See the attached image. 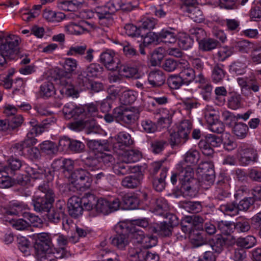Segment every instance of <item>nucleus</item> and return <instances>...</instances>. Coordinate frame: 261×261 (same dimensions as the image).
I'll list each match as a JSON object with an SVG mask.
<instances>
[{
  "label": "nucleus",
  "instance_id": "f257e3e1",
  "mask_svg": "<svg viewBox=\"0 0 261 261\" xmlns=\"http://www.w3.org/2000/svg\"><path fill=\"white\" fill-rule=\"evenodd\" d=\"M55 193L47 183L38 186L32 198L34 210L36 212H48L55 200Z\"/></svg>",
  "mask_w": 261,
  "mask_h": 261
},
{
  "label": "nucleus",
  "instance_id": "f03ea898",
  "mask_svg": "<svg viewBox=\"0 0 261 261\" xmlns=\"http://www.w3.org/2000/svg\"><path fill=\"white\" fill-rule=\"evenodd\" d=\"M19 43L20 38L18 36L14 35H9L5 38V42L1 44L0 51L7 58L13 59L19 52Z\"/></svg>",
  "mask_w": 261,
  "mask_h": 261
},
{
  "label": "nucleus",
  "instance_id": "7ed1b4c3",
  "mask_svg": "<svg viewBox=\"0 0 261 261\" xmlns=\"http://www.w3.org/2000/svg\"><path fill=\"white\" fill-rule=\"evenodd\" d=\"M114 114L116 121L127 124L134 123L139 117L138 111L134 108L117 107L114 109Z\"/></svg>",
  "mask_w": 261,
  "mask_h": 261
},
{
  "label": "nucleus",
  "instance_id": "20e7f679",
  "mask_svg": "<svg viewBox=\"0 0 261 261\" xmlns=\"http://www.w3.org/2000/svg\"><path fill=\"white\" fill-rule=\"evenodd\" d=\"M134 141L128 133L122 131L118 133L114 138L113 149L118 154L124 153L126 148L131 146Z\"/></svg>",
  "mask_w": 261,
  "mask_h": 261
},
{
  "label": "nucleus",
  "instance_id": "39448f33",
  "mask_svg": "<svg viewBox=\"0 0 261 261\" xmlns=\"http://www.w3.org/2000/svg\"><path fill=\"white\" fill-rule=\"evenodd\" d=\"M192 128V124L188 120L182 121L176 133L170 136V144L173 147L186 142Z\"/></svg>",
  "mask_w": 261,
  "mask_h": 261
},
{
  "label": "nucleus",
  "instance_id": "423d86ee",
  "mask_svg": "<svg viewBox=\"0 0 261 261\" xmlns=\"http://www.w3.org/2000/svg\"><path fill=\"white\" fill-rule=\"evenodd\" d=\"M36 257L40 261H57L58 258L68 257L71 255L68 250L51 248L49 247L47 250H42L40 254L36 252Z\"/></svg>",
  "mask_w": 261,
  "mask_h": 261
},
{
  "label": "nucleus",
  "instance_id": "0eeeda50",
  "mask_svg": "<svg viewBox=\"0 0 261 261\" xmlns=\"http://www.w3.org/2000/svg\"><path fill=\"white\" fill-rule=\"evenodd\" d=\"M94 50L93 48H87L86 45H72L66 51V55L68 56H82V59L88 63H90L94 59Z\"/></svg>",
  "mask_w": 261,
  "mask_h": 261
},
{
  "label": "nucleus",
  "instance_id": "6e6552de",
  "mask_svg": "<svg viewBox=\"0 0 261 261\" xmlns=\"http://www.w3.org/2000/svg\"><path fill=\"white\" fill-rule=\"evenodd\" d=\"M120 205V201L118 198H114L110 200L100 198L97 200L95 208L97 212L103 215H108L119 210Z\"/></svg>",
  "mask_w": 261,
  "mask_h": 261
},
{
  "label": "nucleus",
  "instance_id": "1a4fd4ad",
  "mask_svg": "<svg viewBox=\"0 0 261 261\" xmlns=\"http://www.w3.org/2000/svg\"><path fill=\"white\" fill-rule=\"evenodd\" d=\"M130 237L134 242L140 244L144 248L152 247L157 244L156 237L150 234H146L142 230L136 229L130 233Z\"/></svg>",
  "mask_w": 261,
  "mask_h": 261
},
{
  "label": "nucleus",
  "instance_id": "9d476101",
  "mask_svg": "<svg viewBox=\"0 0 261 261\" xmlns=\"http://www.w3.org/2000/svg\"><path fill=\"white\" fill-rule=\"evenodd\" d=\"M99 62L107 69L114 71L119 67L120 61L115 51L111 49H107L100 55Z\"/></svg>",
  "mask_w": 261,
  "mask_h": 261
},
{
  "label": "nucleus",
  "instance_id": "9b49d317",
  "mask_svg": "<svg viewBox=\"0 0 261 261\" xmlns=\"http://www.w3.org/2000/svg\"><path fill=\"white\" fill-rule=\"evenodd\" d=\"M74 179V184L80 190L87 189L90 188L92 182L89 173L82 169L76 170L72 174Z\"/></svg>",
  "mask_w": 261,
  "mask_h": 261
},
{
  "label": "nucleus",
  "instance_id": "f8f14e48",
  "mask_svg": "<svg viewBox=\"0 0 261 261\" xmlns=\"http://www.w3.org/2000/svg\"><path fill=\"white\" fill-rule=\"evenodd\" d=\"M176 169L181 186L191 183L194 180V171L190 165L180 162L177 165Z\"/></svg>",
  "mask_w": 261,
  "mask_h": 261
},
{
  "label": "nucleus",
  "instance_id": "ddd939ff",
  "mask_svg": "<svg viewBox=\"0 0 261 261\" xmlns=\"http://www.w3.org/2000/svg\"><path fill=\"white\" fill-rule=\"evenodd\" d=\"M179 70L180 72L178 74L185 85H188L194 81L195 78V71L190 67L187 61L182 59L180 60Z\"/></svg>",
  "mask_w": 261,
  "mask_h": 261
},
{
  "label": "nucleus",
  "instance_id": "4468645a",
  "mask_svg": "<svg viewBox=\"0 0 261 261\" xmlns=\"http://www.w3.org/2000/svg\"><path fill=\"white\" fill-rule=\"evenodd\" d=\"M62 112L64 117L67 119L71 118L75 119L84 115L85 110L83 107L76 106L74 103L69 102L64 105L62 109Z\"/></svg>",
  "mask_w": 261,
  "mask_h": 261
},
{
  "label": "nucleus",
  "instance_id": "2eb2a0df",
  "mask_svg": "<svg viewBox=\"0 0 261 261\" xmlns=\"http://www.w3.org/2000/svg\"><path fill=\"white\" fill-rule=\"evenodd\" d=\"M82 204V200L79 197L75 196L70 197L67 203L69 215L74 218L81 216L84 209Z\"/></svg>",
  "mask_w": 261,
  "mask_h": 261
},
{
  "label": "nucleus",
  "instance_id": "dca6fc26",
  "mask_svg": "<svg viewBox=\"0 0 261 261\" xmlns=\"http://www.w3.org/2000/svg\"><path fill=\"white\" fill-rule=\"evenodd\" d=\"M60 92L63 97H78L79 92L70 83V79L61 77L60 79Z\"/></svg>",
  "mask_w": 261,
  "mask_h": 261
},
{
  "label": "nucleus",
  "instance_id": "f3484780",
  "mask_svg": "<svg viewBox=\"0 0 261 261\" xmlns=\"http://www.w3.org/2000/svg\"><path fill=\"white\" fill-rule=\"evenodd\" d=\"M51 241L48 234L46 233L37 234L34 244L35 252L40 254L42 250H47L50 247Z\"/></svg>",
  "mask_w": 261,
  "mask_h": 261
},
{
  "label": "nucleus",
  "instance_id": "a211bd4d",
  "mask_svg": "<svg viewBox=\"0 0 261 261\" xmlns=\"http://www.w3.org/2000/svg\"><path fill=\"white\" fill-rule=\"evenodd\" d=\"M140 170L138 166H130L124 162H118L113 166L114 173L119 176L124 175L131 173H136Z\"/></svg>",
  "mask_w": 261,
  "mask_h": 261
},
{
  "label": "nucleus",
  "instance_id": "6ab92c4d",
  "mask_svg": "<svg viewBox=\"0 0 261 261\" xmlns=\"http://www.w3.org/2000/svg\"><path fill=\"white\" fill-rule=\"evenodd\" d=\"M130 232L128 234L125 233H117L113 238H111V243L112 245L120 249H124L129 244L130 241Z\"/></svg>",
  "mask_w": 261,
  "mask_h": 261
},
{
  "label": "nucleus",
  "instance_id": "aec40b11",
  "mask_svg": "<svg viewBox=\"0 0 261 261\" xmlns=\"http://www.w3.org/2000/svg\"><path fill=\"white\" fill-rule=\"evenodd\" d=\"M148 81L152 87H159L164 84L165 76L162 71L153 70L149 73Z\"/></svg>",
  "mask_w": 261,
  "mask_h": 261
},
{
  "label": "nucleus",
  "instance_id": "412c9836",
  "mask_svg": "<svg viewBox=\"0 0 261 261\" xmlns=\"http://www.w3.org/2000/svg\"><path fill=\"white\" fill-rule=\"evenodd\" d=\"M198 171L202 173V176L205 180L210 182L214 181L215 178L214 170L208 163L204 162L199 164Z\"/></svg>",
  "mask_w": 261,
  "mask_h": 261
},
{
  "label": "nucleus",
  "instance_id": "4be33fe9",
  "mask_svg": "<svg viewBox=\"0 0 261 261\" xmlns=\"http://www.w3.org/2000/svg\"><path fill=\"white\" fill-rule=\"evenodd\" d=\"M159 38L162 42L169 44L175 43L177 39L175 30L172 28L162 30L159 34Z\"/></svg>",
  "mask_w": 261,
  "mask_h": 261
},
{
  "label": "nucleus",
  "instance_id": "5701e85b",
  "mask_svg": "<svg viewBox=\"0 0 261 261\" xmlns=\"http://www.w3.org/2000/svg\"><path fill=\"white\" fill-rule=\"evenodd\" d=\"M143 174L141 173L127 176L122 180L121 184L125 188L134 189L141 184Z\"/></svg>",
  "mask_w": 261,
  "mask_h": 261
},
{
  "label": "nucleus",
  "instance_id": "b1692460",
  "mask_svg": "<svg viewBox=\"0 0 261 261\" xmlns=\"http://www.w3.org/2000/svg\"><path fill=\"white\" fill-rule=\"evenodd\" d=\"M26 172L31 178L35 179H43L46 176L45 169L36 164L28 166Z\"/></svg>",
  "mask_w": 261,
  "mask_h": 261
},
{
  "label": "nucleus",
  "instance_id": "393cba45",
  "mask_svg": "<svg viewBox=\"0 0 261 261\" xmlns=\"http://www.w3.org/2000/svg\"><path fill=\"white\" fill-rule=\"evenodd\" d=\"M168 169L167 167H163L160 174V177L154 176L152 179V185L156 191L161 192L165 188V179L167 176Z\"/></svg>",
  "mask_w": 261,
  "mask_h": 261
},
{
  "label": "nucleus",
  "instance_id": "a878e982",
  "mask_svg": "<svg viewBox=\"0 0 261 261\" xmlns=\"http://www.w3.org/2000/svg\"><path fill=\"white\" fill-rule=\"evenodd\" d=\"M8 166H4L0 169V173H5L7 174L12 175L15 171L19 170L22 166L20 160L13 158H10Z\"/></svg>",
  "mask_w": 261,
  "mask_h": 261
},
{
  "label": "nucleus",
  "instance_id": "bb28decb",
  "mask_svg": "<svg viewBox=\"0 0 261 261\" xmlns=\"http://www.w3.org/2000/svg\"><path fill=\"white\" fill-rule=\"evenodd\" d=\"M43 17L48 21L58 22L61 21L65 18V15L62 12H56L47 8L44 10Z\"/></svg>",
  "mask_w": 261,
  "mask_h": 261
},
{
  "label": "nucleus",
  "instance_id": "cd10ccee",
  "mask_svg": "<svg viewBox=\"0 0 261 261\" xmlns=\"http://www.w3.org/2000/svg\"><path fill=\"white\" fill-rule=\"evenodd\" d=\"M119 155L122 156L123 161L127 164L128 163L137 162L141 158V152L136 149H126L124 153Z\"/></svg>",
  "mask_w": 261,
  "mask_h": 261
},
{
  "label": "nucleus",
  "instance_id": "c85d7f7f",
  "mask_svg": "<svg viewBox=\"0 0 261 261\" xmlns=\"http://www.w3.org/2000/svg\"><path fill=\"white\" fill-rule=\"evenodd\" d=\"M116 70H118L120 75L126 77H133L135 79L139 77L138 69L136 68L121 65L120 62Z\"/></svg>",
  "mask_w": 261,
  "mask_h": 261
},
{
  "label": "nucleus",
  "instance_id": "c756f323",
  "mask_svg": "<svg viewBox=\"0 0 261 261\" xmlns=\"http://www.w3.org/2000/svg\"><path fill=\"white\" fill-rule=\"evenodd\" d=\"M90 77L88 75L87 73L83 70L78 72L76 79V84L77 86L82 90H85L90 88Z\"/></svg>",
  "mask_w": 261,
  "mask_h": 261
},
{
  "label": "nucleus",
  "instance_id": "7c9ffc66",
  "mask_svg": "<svg viewBox=\"0 0 261 261\" xmlns=\"http://www.w3.org/2000/svg\"><path fill=\"white\" fill-rule=\"evenodd\" d=\"M149 228L155 233L163 237L169 236L171 234L172 228L170 225L166 222L157 224L153 227H149Z\"/></svg>",
  "mask_w": 261,
  "mask_h": 261
},
{
  "label": "nucleus",
  "instance_id": "2f4dec72",
  "mask_svg": "<svg viewBox=\"0 0 261 261\" xmlns=\"http://www.w3.org/2000/svg\"><path fill=\"white\" fill-rule=\"evenodd\" d=\"M77 61L72 58H65L63 63V68L67 75H71L77 69L78 67Z\"/></svg>",
  "mask_w": 261,
  "mask_h": 261
},
{
  "label": "nucleus",
  "instance_id": "473e14b6",
  "mask_svg": "<svg viewBox=\"0 0 261 261\" xmlns=\"http://www.w3.org/2000/svg\"><path fill=\"white\" fill-rule=\"evenodd\" d=\"M168 210L169 205L167 201L163 198L157 199L152 207V212L158 215H163Z\"/></svg>",
  "mask_w": 261,
  "mask_h": 261
},
{
  "label": "nucleus",
  "instance_id": "72a5a7b5",
  "mask_svg": "<svg viewBox=\"0 0 261 261\" xmlns=\"http://www.w3.org/2000/svg\"><path fill=\"white\" fill-rule=\"evenodd\" d=\"M200 159V153L198 150L195 149L189 150L184 155L185 164H188V165H194L196 164Z\"/></svg>",
  "mask_w": 261,
  "mask_h": 261
},
{
  "label": "nucleus",
  "instance_id": "f704fd0d",
  "mask_svg": "<svg viewBox=\"0 0 261 261\" xmlns=\"http://www.w3.org/2000/svg\"><path fill=\"white\" fill-rule=\"evenodd\" d=\"M248 126L243 122H236L233 127V133L239 139L245 138L248 133Z\"/></svg>",
  "mask_w": 261,
  "mask_h": 261
},
{
  "label": "nucleus",
  "instance_id": "c9c22d12",
  "mask_svg": "<svg viewBox=\"0 0 261 261\" xmlns=\"http://www.w3.org/2000/svg\"><path fill=\"white\" fill-rule=\"evenodd\" d=\"M81 199L83 204V207L85 210L90 211L94 207H95L97 200L94 195L90 193H87L85 194Z\"/></svg>",
  "mask_w": 261,
  "mask_h": 261
},
{
  "label": "nucleus",
  "instance_id": "e433bc0d",
  "mask_svg": "<svg viewBox=\"0 0 261 261\" xmlns=\"http://www.w3.org/2000/svg\"><path fill=\"white\" fill-rule=\"evenodd\" d=\"M84 0H71L61 2L59 7L65 11H74L80 7L84 3Z\"/></svg>",
  "mask_w": 261,
  "mask_h": 261
},
{
  "label": "nucleus",
  "instance_id": "4c0bfd02",
  "mask_svg": "<svg viewBox=\"0 0 261 261\" xmlns=\"http://www.w3.org/2000/svg\"><path fill=\"white\" fill-rule=\"evenodd\" d=\"M137 93L133 90H129L123 92L120 97L121 103L124 105H131L136 100Z\"/></svg>",
  "mask_w": 261,
  "mask_h": 261
},
{
  "label": "nucleus",
  "instance_id": "58836bf2",
  "mask_svg": "<svg viewBox=\"0 0 261 261\" xmlns=\"http://www.w3.org/2000/svg\"><path fill=\"white\" fill-rule=\"evenodd\" d=\"M186 11L188 13L189 17L196 22H201L203 20L202 11L198 7L195 6L189 7Z\"/></svg>",
  "mask_w": 261,
  "mask_h": 261
},
{
  "label": "nucleus",
  "instance_id": "ea45409f",
  "mask_svg": "<svg viewBox=\"0 0 261 261\" xmlns=\"http://www.w3.org/2000/svg\"><path fill=\"white\" fill-rule=\"evenodd\" d=\"M193 43V40L191 37L184 33H180L178 36V44L183 49H188L191 48Z\"/></svg>",
  "mask_w": 261,
  "mask_h": 261
},
{
  "label": "nucleus",
  "instance_id": "a19ab883",
  "mask_svg": "<svg viewBox=\"0 0 261 261\" xmlns=\"http://www.w3.org/2000/svg\"><path fill=\"white\" fill-rule=\"evenodd\" d=\"M109 10V13L111 15L114 14L117 11L120 9L127 10L130 11L132 10L129 7H125V5H123L121 0H112L108 2L106 4Z\"/></svg>",
  "mask_w": 261,
  "mask_h": 261
},
{
  "label": "nucleus",
  "instance_id": "79ce46f5",
  "mask_svg": "<svg viewBox=\"0 0 261 261\" xmlns=\"http://www.w3.org/2000/svg\"><path fill=\"white\" fill-rule=\"evenodd\" d=\"M41 151L46 154H55L58 152V148L56 145L50 141H45L40 144Z\"/></svg>",
  "mask_w": 261,
  "mask_h": 261
},
{
  "label": "nucleus",
  "instance_id": "37998d69",
  "mask_svg": "<svg viewBox=\"0 0 261 261\" xmlns=\"http://www.w3.org/2000/svg\"><path fill=\"white\" fill-rule=\"evenodd\" d=\"M218 230L225 234H229L235 229L234 223L227 221H220L217 223Z\"/></svg>",
  "mask_w": 261,
  "mask_h": 261
},
{
  "label": "nucleus",
  "instance_id": "c03bdc74",
  "mask_svg": "<svg viewBox=\"0 0 261 261\" xmlns=\"http://www.w3.org/2000/svg\"><path fill=\"white\" fill-rule=\"evenodd\" d=\"M219 210L225 215L233 216L239 214V210L237 205L232 202L222 204L219 207Z\"/></svg>",
  "mask_w": 261,
  "mask_h": 261
},
{
  "label": "nucleus",
  "instance_id": "a18cd8bd",
  "mask_svg": "<svg viewBox=\"0 0 261 261\" xmlns=\"http://www.w3.org/2000/svg\"><path fill=\"white\" fill-rule=\"evenodd\" d=\"M24 209V205L22 203L13 201L11 202L6 211V214L9 215H17L22 213Z\"/></svg>",
  "mask_w": 261,
  "mask_h": 261
},
{
  "label": "nucleus",
  "instance_id": "49530a36",
  "mask_svg": "<svg viewBox=\"0 0 261 261\" xmlns=\"http://www.w3.org/2000/svg\"><path fill=\"white\" fill-rule=\"evenodd\" d=\"M239 153L241 156V160H244L246 162L254 161L257 158V153L256 150L252 148H247L241 149L239 151Z\"/></svg>",
  "mask_w": 261,
  "mask_h": 261
},
{
  "label": "nucleus",
  "instance_id": "de8ad7c7",
  "mask_svg": "<svg viewBox=\"0 0 261 261\" xmlns=\"http://www.w3.org/2000/svg\"><path fill=\"white\" fill-rule=\"evenodd\" d=\"M145 250L139 248H130L128 251L129 259L132 261H143Z\"/></svg>",
  "mask_w": 261,
  "mask_h": 261
},
{
  "label": "nucleus",
  "instance_id": "09e8293b",
  "mask_svg": "<svg viewBox=\"0 0 261 261\" xmlns=\"http://www.w3.org/2000/svg\"><path fill=\"white\" fill-rule=\"evenodd\" d=\"M256 243V240L252 236H248L245 238H239L237 240V244L239 246L245 248H250Z\"/></svg>",
  "mask_w": 261,
  "mask_h": 261
},
{
  "label": "nucleus",
  "instance_id": "8fccbe9b",
  "mask_svg": "<svg viewBox=\"0 0 261 261\" xmlns=\"http://www.w3.org/2000/svg\"><path fill=\"white\" fill-rule=\"evenodd\" d=\"M166 50L163 47H159L153 50L151 54V62L153 65H156L160 63L163 59Z\"/></svg>",
  "mask_w": 261,
  "mask_h": 261
},
{
  "label": "nucleus",
  "instance_id": "3c124183",
  "mask_svg": "<svg viewBox=\"0 0 261 261\" xmlns=\"http://www.w3.org/2000/svg\"><path fill=\"white\" fill-rule=\"evenodd\" d=\"M40 92L42 96L45 97H51L56 93L54 85L50 82H45L41 86Z\"/></svg>",
  "mask_w": 261,
  "mask_h": 261
},
{
  "label": "nucleus",
  "instance_id": "603ef678",
  "mask_svg": "<svg viewBox=\"0 0 261 261\" xmlns=\"http://www.w3.org/2000/svg\"><path fill=\"white\" fill-rule=\"evenodd\" d=\"M182 206L191 213H198L202 210V206L199 202L186 201L183 202Z\"/></svg>",
  "mask_w": 261,
  "mask_h": 261
},
{
  "label": "nucleus",
  "instance_id": "864d4df0",
  "mask_svg": "<svg viewBox=\"0 0 261 261\" xmlns=\"http://www.w3.org/2000/svg\"><path fill=\"white\" fill-rule=\"evenodd\" d=\"M222 65H216L212 71V79L213 81L217 83L222 81L225 76V72L223 69Z\"/></svg>",
  "mask_w": 261,
  "mask_h": 261
},
{
  "label": "nucleus",
  "instance_id": "5fc2aeb1",
  "mask_svg": "<svg viewBox=\"0 0 261 261\" xmlns=\"http://www.w3.org/2000/svg\"><path fill=\"white\" fill-rule=\"evenodd\" d=\"M218 42L213 39L209 38L206 39L205 38L200 42L199 46V48L203 51H210L212 49L216 48L218 45Z\"/></svg>",
  "mask_w": 261,
  "mask_h": 261
},
{
  "label": "nucleus",
  "instance_id": "6e6d98bb",
  "mask_svg": "<svg viewBox=\"0 0 261 261\" xmlns=\"http://www.w3.org/2000/svg\"><path fill=\"white\" fill-rule=\"evenodd\" d=\"M125 33L129 36L132 37H143V34L141 32L140 27L137 28L133 24H126L124 27Z\"/></svg>",
  "mask_w": 261,
  "mask_h": 261
},
{
  "label": "nucleus",
  "instance_id": "4d7b16f0",
  "mask_svg": "<svg viewBox=\"0 0 261 261\" xmlns=\"http://www.w3.org/2000/svg\"><path fill=\"white\" fill-rule=\"evenodd\" d=\"M134 226L129 222H120L116 226L117 233L128 234L130 232H134L137 229H133Z\"/></svg>",
  "mask_w": 261,
  "mask_h": 261
},
{
  "label": "nucleus",
  "instance_id": "13d9d810",
  "mask_svg": "<svg viewBox=\"0 0 261 261\" xmlns=\"http://www.w3.org/2000/svg\"><path fill=\"white\" fill-rule=\"evenodd\" d=\"M65 31L69 34L79 35L83 34L86 29L81 25L70 23L65 27Z\"/></svg>",
  "mask_w": 261,
  "mask_h": 261
},
{
  "label": "nucleus",
  "instance_id": "bf43d9fd",
  "mask_svg": "<svg viewBox=\"0 0 261 261\" xmlns=\"http://www.w3.org/2000/svg\"><path fill=\"white\" fill-rule=\"evenodd\" d=\"M211 246L215 253H220L225 247L222 240V235H217L215 239H213V243H211Z\"/></svg>",
  "mask_w": 261,
  "mask_h": 261
},
{
  "label": "nucleus",
  "instance_id": "052dcab7",
  "mask_svg": "<svg viewBox=\"0 0 261 261\" xmlns=\"http://www.w3.org/2000/svg\"><path fill=\"white\" fill-rule=\"evenodd\" d=\"M215 94L216 100L218 102V105H223L225 101V97L227 94V91L225 87L223 86L216 87L215 89Z\"/></svg>",
  "mask_w": 261,
  "mask_h": 261
},
{
  "label": "nucleus",
  "instance_id": "680f3d73",
  "mask_svg": "<svg viewBox=\"0 0 261 261\" xmlns=\"http://www.w3.org/2000/svg\"><path fill=\"white\" fill-rule=\"evenodd\" d=\"M123 202L126 208L134 210L137 207L139 200L135 196L127 195L123 197Z\"/></svg>",
  "mask_w": 261,
  "mask_h": 261
},
{
  "label": "nucleus",
  "instance_id": "e2e57ef3",
  "mask_svg": "<svg viewBox=\"0 0 261 261\" xmlns=\"http://www.w3.org/2000/svg\"><path fill=\"white\" fill-rule=\"evenodd\" d=\"M235 229L238 232H245L250 229V225L248 221L244 218L238 219L236 223H234Z\"/></svg>",
  "mask_w": 261,
  "mask_h": 261
},
{
  "label": "nucleus",
  "instance_id": "0e129e2a",
  "mask_svg": "<svg viewBox=\"0 0 261 261\" xmlns=\"http://www.w3.org/2000/svg\"><path fill=\"white\" fill-rule=\"evenodd\" d=\"M102 70V67L97 63L90 64L85 70L90 77L97 76Z\"/></svg>",
  "mask_w": 261,
  "mask_h": 261
},
{
  "label": "nucleus",
  "instance_id": "69168bd1",
  "mask_svg": "<svg viewBox=\"0 0 261 261\" xmlns=\"http://www.w3.org/2000/svg\"><path fill=\"white\" fill-rule=\"evenodd\" d=\"M18 247L24 255L30 254V244L29 241L24 237H20L17 240Z\"/></svg>",
  "mask_w": 261,
  "mask_h": 261
},
{
  "label": "nucleus",
  "instance_id": "338daca9",
  "mask_svg": "<svg viewBox=\"0 0 261 261\" xmlns=\"http://www.w3.org/2000/svg\"><path fill=\"white\" fill-rule=\"evenodd\" d=\"M246 68V66L245 63L241 62H235L230 65L229 70L232 73L241 75L245 73Z\"/></svg>",
  "mask_w": 261,
  "mask_h": 261
},
{
  "label": "nucleus",
  "instance_id": "774afa93",
  "mask_svg": "<svg viewBox=\"0 0 261 261\" xmlns=\"http://www.w3.org/2000/svg\"><path fill=\"white\" fill-rule=\"evenodd\" d=\"M167 82L169 86L173 89H179L182 85H185L179 74L170 76Z\"/></svg>",
  "mask_w": 261,
  "mask_h": 261
}]
</instances>
